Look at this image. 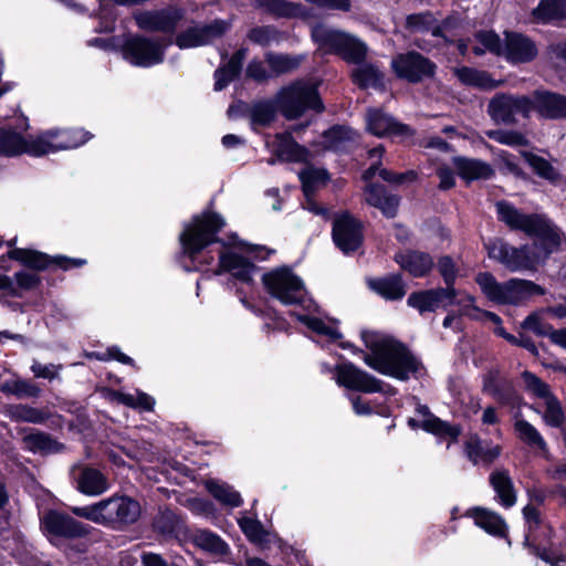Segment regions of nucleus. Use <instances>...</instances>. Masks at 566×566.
<instances>
[{
    "label": "nucleus",
    "instance_id": "nucleus-26",
    "mask_svg": "<svg viewBox=\"0 0 566 566\" xmlns=\"http://www.w3.org/2000/svg\"><path fill=\"white\" fill-rule=\"evenodd\" d=\"M364 193L368 205L378 208L388 218L396 216L399 198L388 195L382 186L370 184L366 186Z\"/></svg>",
    "mask_w": 566,
    "mask_h": 566
},
{
    "label": "nucleus",
    "instance_id": "nucleus-11",
    "mask_svg": "<svg viewBox=\"0 0 566 566\" xmlns=\"http://www.w3.org/2000/svg\"><path fill=\"white\" fill-rule=\"evenodd\" d=\"M40 527L43 534L53 542V538H82L86 537L91 527L71 515L56 511L49 510L40 518Z\"/></svg>",
    "mask_w": 566,
    "mask_h": 566
},
{
    "label": "nucleus",
    "instance_id": "nucleus-60",
    "mask_svg": "<svg viewBox=\"0 0 566 566\" xmlns=\"http://www.w3.org/2000/svg\"><path fill=\"white\" fill-rule=\"evenodd\" d=\"M14 279L17 282V285L14 286L17 287L18 291L19 289L23 291L33 290L40 284L41 281L40 276L36 273L30 271L17 272L14 274Z\"/></svg>",
    "mask_w": 566,
    "mask_h": 566
},
{
    "label": "nucleus",
    "instance_id": "nucleus-9",
    "mask_svg": "<svg viewBox=\"0 0 566 566\" xmlns=\"http://www.w3.org/2000/svg\"><path fill=\"white\" fill-rule=\"evenodd\" d=\"M313 38L322 48L339 54L347 62L360 63L367 53L366 44L357 38L323 25L314 28Z\"/></svg>",
    "mask_w": 566,
    "mask_h": 566
},
{
    "label": "nucleus",
    "instance_id": "nucleus-16",
    "mask_svg": "<svg viewBox=\"0 0 566 566\" xmlns=\"http://www.w3.org/2000/svg\"><path fill=\"white\" fill-rule=\"evenodd\" d=\"M336 381L348 389L364 392L381 391V382L366 371L358 369L353 364H344L336 367Z\"/></svg>",
    "mask_w": 566,
    "mask_h": 566
},
{
    "label": "nucleus",
    "instance_id": "nucleus-47",
    "mask_svg": "<svg viewBox=\"0 0 566 566\" xmlns=\"http://www.w3.org/2000/svg\"><path fill=\"white\" fill-rule=\"evenodd\" d=\"M545 410L543 412V420L547 426L558 428L560 427L565 421V415L563 407L558 399L553 396L548 397L544 401Z\"/></svg>",
    "mask_w": 566,
    "mask_h": 566
},
{
    "label": "nucleus",
    "instance_id": "nucleus-52",
    "mask_svg": "<svg viewBox=\"0 0 566 566\" xmlns=\"http://www.w3.org/2000/svg\"><path fill=\"white\" fill-rule=\"evenodd\" d=\"M486 136L500 144L509 146H527V138L517 130L494 129L486 132Z\"/></svg>",
    "mask_w": 566,
    "mask_h": 566
},
{
    "label": "nucleus",
    "instance_id": "nucleus-22",
    "mask_svg": "<svg viewBox=\"0 0 566 566\" xmlns=\"http://www.w3.org/2000/svg\"><path fill=\"white\" fill-rule=\"evenodd\" d=\"M368 130L378 137L384 136H401L408 137L412 135L409 126L396 122L389 115L380 109H369L367 113Z\"/></svg>",
    "mask_w": 566,
    "mask_h": 566
},
{
    "label": "nucleus",
    "instance_id": "nucleus-21",
    "mask_svg": "<svg viewBox=\"0 0 566 566\" xmlns=\"http://www.w3.org/2000/svg\"><path fill=\"white\" fill-rule=\"evenodd\" d=\"M538 50L533 40L528 36L505 32L504 56L511 63H527L537 56Z\"/></svg>",
    "mask_w": 566,
    "mask_h": 566
},
{
    "label": "nucleus",
    "instance_id": "nucleus-32",
    "mask_svg": "<svg viewBox=\"0 0 566 566\" xmlns=\"http://www.w3.org/2000/svg\"><path fill=\"white\" fill-rule=\"evenodd\" d=\"M23 443L29 451L41 454L57 453L64 449L62 443L41 431H33L24 436Z\"/></svg>",
    "mask_w": 566,
    "mask_h": 566
},
{
    "label": "nucleus",
    "instance_id": "nucleus-24",
    "mask_svg": "<svg viewBox=\"0 0 566 566\" xmlns=\"http://www.w3.org/2000/svg\"><path fill=\"white\" fill-rule=\"evenodd\" d=\"M247 113L253 125H269L275 116V107L271 102H258L252 106L243 103L232 105L228 109V115L235 118L239 114Z\"/></svg>",
    "mask_w": 566,
    "mask_h": 566
},
{
    "label": "nucleus",
    "instance_id": "nucleus-56",
    "mask_svg": "<svg viewBox=\"0 0 566 566\" xmlns=\"http://www.w3.org/2000/svg\"><path fill=\"white\" fill-rule=\"evenodd\" d=\"M522 378L524 380L526 389L531 391L533 395L537 396L538 398L544 399V401L548 399V397L554 396L551 392L548 385L542 381L534 374L530 371H524L522 374Z\"/></svg>",
    "mask_w": 566,
    "mask_h": 566
},
{
    "label": "nucleus",
    "instance_id": "nucleus-59",
    "mask_svg": "<svg viewBox=\"0 0 566 566\" xmlns=\"http://www.w3.org/2000/svg\"><path fill=\"white\" fill-rule=\"evenodd\" d=\"M438 270L444 280L446 287H453L458 270L452 259L442 256L438 262Z\"/></svg>",
    "mask_w": 566,
    "mask_h": 566
},
{
    "label": "nucleus",
    "instance_id": "nucleus-1",
    "mask_svg": "<svg viewBox=\"0 0 566 566\" xmlns=\"http://www.w3.org/2000/svg\"><path fill=\"white\" fill-rule=\"evenodd\" d=\"M496 212L499 219L511 230H518L528 237L536 238L533 244L521 248L512 247L501 240L488 245L489 256L512 272L536 270L566 240L565 233L544 214H525L504 201L496 203Z\"/></svg>",
    "mask_w": 566,
    "mask_h": 566
},
{
    "label": "nucleus",
    "instance_id": "nucleus-41",
    "mask_svg": "<svg viewBox=\"0 0 566 566\" xmlns=\"http://www.w3.org/2000/svg\"><path fill=\"white\" fill-rule=\"evenodd\" d=\"M0 391L13 395L19 399L38 397L41 389L33 382L24 379L8 380L1 384Z\"/></svg>",
    "mask_w": 566,
    "mask_h": 566
},
{
    "label": "nucleus",
    "instance_id": "nucleus-63",
    "mask_svg": "<svg viewBox=\"0 0 566 566\" xmlns=\"http://www.w3.org/2000/svg\"><path fill=\"white\" fill-rule=\"evenodd\" d=\"M307 325L312 331L326 335L329 338L336 339L340 337L339 332L335 327L327 325L319 318H310Z\"/></svg>",
    "mask_w": 566,
    "mask_h": 566
},
{
    "label": "nucleus",
    "instance_id": "nucleus-50",
    "mask_svg": "<svg viewBox=\"0 0 566 566\" xmlns=\"http://www.w3.org/2000/svg\"><path fill=\"white\" fill-rule=\"evenodd\" d=\"M265 59L269 66L275 74L287 73L295 70L301 63L300 57H293L284 54L268 53Z\"/></svg>",
    "mask_w": 566,
    "mask_h": 566
},
{
    "label": "nucleus",
    "instance_id": "nucleus-48",
    "mask_svg": "<svg viewBox=\"0 0 566 566\" xmlns=\"http://www.w3.org/2000/svg\"><path fill=\"white\" fill-rule=\"evenodd\" d=\"M421 427L426 431L432 432L437 436H448L454 440L460 434V429L458 427H453L432 415H428V417L422 421Z\"/></svg>",
    "mask_w": 566,
    "mask_h": 566
},
{
    "label": "nucleus",
    "instance_id": "nucleus-12",
    "mask_svg": "<svg viewBox=\"0 0 566 566\" xmlns=\"http://www.w3.org/2000/svg\"><path fill=\"white\" fill-rule=\"evenodd\" d=\"M394 73L410 83H419L434 76L437 65L417 51L400 53L391 60Z\"/></svg>",
    "mask_w": 566,
    "mask_h": 566
},
{
    "label": "nucleus",
    "instance_id": "nucleus-31",
    "mask_svg": "<svg viewBox=\"0 0 566 566\" xmlns=\"http://www.w3.org/2000/svg\"><path fill=\"white\" fill-rule=\"evenodd\" d=\"M464 451L468 459L474 464L480 462L490 464L500 455L501 448L500 446H486L478 436H472L465 442Z\"/></svg>",
    "mask_w": 566,
    "mask_h": 566
},
{
    "label": "nucleus",
    "instance_id": "nucleus-54",
    "mask_svg": "<svg viewBox=\"0 0 566 566\" xmlns=\"http://www.w3.org/2000/svg\"><path fill=\"white\" fill-rule=\"evenodd\" d=\"M277 151L286 160H298L302 157L303 149L292 140L290 134L279 135Z\"/></svg>",
    "mask_w": 566,
    "mask_h": 566
},
{
    "label": "nucleus",
    "instance_id": "nucleus-57",
    "mask_svg": "<svg viewBox=\"0 0 566 566\" xmlns=\"http://www.w3.org/2000/svg\"><path fill=\"white\" fill-rule=\"evenodd\" d=\"M521 327L526 331H531L537 336H547L551 338L553 326L543 322L539 313H532L522 323Z\"/></svg>",
    "mask_w": 566,
    "mask_h": 566
},
{
    "label": "nucleus",
    "instance_id": "nucleus-38",
    "mask_svg": "<svg viewBox=\"0 0 566 566\" xmlns=\"http://www.w3.org/2000/svg\"><path fill=\"white\" fill-rule=\"evenodd\" d=\"M373 289L388 300H399L406 294L405 284L399 275H391L373 282Z\"/></svg>",
    "mask_w": 566,
    "mask_h": 566
},
{
    "label": "nucleus",
    "instance_id": "nucleus-35",
    "mask_svg": "<svg viewBox=\"0 0 566 566\" xmlns=\"http://www.w3.org/2000/svg\"><path fill=\"white\" fill-rule=\"evenodd\" d=\"M192 541L197 547L212 555L226 556L230 553L229 545L219 535L207 530L197 531Z\"/></svg>",
    "mask_w": 566,
    "mask_h": 566
},
{
    "label": "nucleus",
    "instance_id": "nucleus-2",
    "mask_svg": "<svg viewBox=\"0 0 566 566\" xmlns=\"http://www.w3.org/2000/svg\"><path fill=\"white\" fill-rule=\"evenodd\" d=\"M90 138V134L83 129L51 130L32 139H25L12 129H0V155L11 157L27 153L32 156H42L78 147Z\"/></svg>",
    "mask_w": 566,
    "mask_h": 566
},
{
    "label": "nucleus",
    "instance_id": "nucleus-39",
    "mask_svg": "<svg viewBox=\"0 0 566 566\" xmlns=\"http://www.w3.org/2000/svg\"><path fill=\"white\" fill-rule=\"evenodd\" d=\"M533 15L544 22L562 19L566 15V0H542Z\"/></svg>",
    "mask_w": 566,
    "mask_h": 566
},
{
    "label": "nucleus",
    "instance_id": "nucleus-14",
    "mask_svg": "<svg viewBox=\"0 0 566 566\" xmlns=\"http://www.w3.org/2000/svg\"><path fill=\"white\" fill-rule=\"evenodd\" d=\"M457 295L458 293L454 287L431 289L411 293L408 296L407 303L422 314L451 305Z\"/></svg>",
    "mask_w": 566,
    "mask_h": 566
},
{
    "label": "nucleus",
    "instance_id": "nucleus-6",
    "mask_svg": "<svg viewBox=\"0 0 566 566\" xmlns=\"http://www.w3.org/2000/svg\"><path fill=\"white\" fill-rule=\"evenodd\" d=\"M266 292L285 305L303 303L305 286L303 281L287 266L273 269L262 276Z\"/></svg>",
    "mask_w": 566,
    "mask_h": 566
},
{
    "label": "nucleus",
    "instance_id": "nucleus-10",
    "mask_svg": "<svg viewBox=\"0 0 566 566\" xmlns=\"http://www.w3.org/2000/svg\"><path fill=\"white\" fill-rule=\"evenodd\" d=\"M531 97L524 94L496 93L488 103L486 113L497 125H514L517 115L531 117Z\"/></svg>",
    "mask_w": 566,
    "mask_h": 566
},
{
    "label": "nucleus",
    "instance_id": "nucleus-45",
    "mask_svg": "<svg viewBox=\"0 0 566 566\" xmlns=\"http://www.w3.org/2000/svg\"><path fill=\"white\" fill-rule=\"evenodd\" d=\"M300 178L305 195L310 196L317 187L325 185L328 175L324 169L310 167L300 172Z\"/></svg>",
    "mask_w": 566,
    "mask_h": 566
},
{
    "label": "nucleus",
    "instance_id": "nucleus-55",
    "mask_svg": "<svg viewBox=\"0 0 566 566\" xmlns=\"http://www.w3.org/2000/svg\"><path fill=\"white\" fill-rule=\"evenodd\" d=\"M356 133L344 126H335L325 134L326 143L329 147L338 149L347 140H354Z\"/></svg>",
    "mask_w": 566,
    "mask_h": 566
},
{
    "label": "nucleus",
    "instance_id": "nucleus-13",
    "mask_svg": "<svg viewBox=\"0 0 566 566\" xmlns=\"http://www.w3.org/2000/svg\"><path fill=\"white\" fill-rule=\"evenodd\" d=\"M230 28V23L224 20H214L203 25H195L180 33L176 39V44L180 49H189L206 45L221 38Z\"/></svg>",
    "mask_w": 566,
    "mask_h": 566
},
{
    "label": "nucleus",
    "instance_id": "nucleus-8",
    "mask_svg": "<svg viewBox=\"0 0 566 566\" xmlns=\"http://www.w3.org/2000/svg\"><path fill=\"white\" fill-rule=\"evenodd\" d=\"M224 221L220 216L205 212L192 219L180 234V242L185 253L191 258L203 248L217 241L216 234L222 229Z\"/></svg>",
    "mask_w": 566,
    "mask_h": 566
},
{
    "label": "nucleus",
    "instance_id": "nucleus-30",
    "mask_svg": "<svg viewBox=\"0 0 566 566\" xmlns=\"http://www.w3.org/2000/svg\"><path fill=\"white\" fill-rule=\"evenodd\" d=\"M179 17L166 12H144L136 15L138 27L146 31L171 32L176 29Z\"/></svg>",
    "mask_w": 566,
    "mask_h": 566
},
{
    "label": "nucleus",
    "instance_id": "nucleus-4",
    "mask_svg": "<svg viewBox=\"0 0 566 566\" xmlns=\"http://www.w3.org/2000/svg\"><path fill=\"white\" fill-rule=\"evenodd\" d=\"M371 354L366 355L365 363L379 371L401 380L416 373L417 361L407 348L392 339H381L370 345Z\"/></svg>",
    "mask_w": 566,
    "mask_h": 566
},
{
    "label": "nucleus",
    "instance_id": "nucleus-44",
    "mask_svg": "<svg viewBox=\"0 0 566 566\" xmlns=\"http://www.w3.org/2000/svg\"><path fill=\"white\" fill-rule=\"evenodd\" d=\"M515 431L518 438L531 446H536L539 449L544 450L546 448V443L537 429L527 422L526 420L520 419L514 423Z\"/></svg>",
    "mask_w": 566,
    "mask_h": 566
},
{
    "label": "nucleus",
    "instance_id": "nucleus-7",
    "mask_svg": "<svg viewBox=\"0 0 566 566\" xmlns=\"http://www.w3.org/2000/svg\"><path fill=\"white\" fill-rule=\"evenodd\" d=\"M277 107L287 119L302 116L307 109L323 111L316 87L308 83H295L283 88L277 96Z\"/></svg>",
    "mask_w": 566,
    "mask_h": 566
},
{
    "label": "nucleus",
    "instance_id": "nucleus-53",
    "mask_svg": "<svg viewBox=\"0 0 566 566\" xmlns=\"http://www.w3.org/2000/svg\"><path fill=\"white\" fill-rule=\"evenodd\" d=\"M266 10L277 18H292L302 13L300 4L283 0H269L266 3Z\"/></svg>",
    "mask_w": 566,
    "mask_h": 566
},
{
    "label": "nucleus",
    "instance_id": "nucleus-15",
    "mask_svg": "<svg viewBox=\"0 0 566 566\" xmlns=\"http://www.w3.org/2000/svg\"><path fill=\"white\" fill-rule=\"evenodd\" d=\"M531 113L545 119L558 120L566 118V96L545 90H536L531 95Z\"/></svg>",
    "mask_w": 566,
    "mask_h": 566
},
{
    "label": "nucleus",
    "instance_id": "nucleus-29",
    "mask_svg": "<svg viewBox=\"0 0 566 566\" xmlns=\"http://www.w3.org/2000/svg\"><path fill=\"white\" fill-rule=\"evenodd\" d=\"M406 29L411 33H431L436 38H442L444 41H448L443 28L429 11L408 15Z\"/></svg>",
    "mask_w": 566,
    "mask_h": 566
},
{
    "label": "nucleus",
    "instance_id": "nucleus-58",
    "mask_svg": "<svg viewBox=\"0 0 566 566\" xmlns=\"http://www.w3.org/2000/svg\"><path fill=\"white\" fill-rule=\"evenodd\" d=\"M475 38L486 51L504 56V45L494 32H479Z\"/></svg>",
    "mask_w": 566,
    "mask_h": 566
},
{
    "label": "nucleus",
    "instance_id": "nucleus-61",
    "mask_svg": "<svg viewBox=\"0 0 566 566\" xmlns=\"http://www.w3.org/2000/svg\"><path fill=\"white\" fill-rule=\"evenodd\" d=\"M452 304L459 305L460 315H464L471 318H478V314L481 313L480 310L474 304V297L471 295H463L459 300H457L455 296L454 302Z\"/></svg>",
    "mask_w": 566,
    "mask_h": 566
},
{
    "label": "nucleus",
    "instance_id": "nucleus-49",
    "mask_svg": "<svg viewBox=\"0 0 566 566\" xmlns=\"http://www.w3.org/2000/svg\"><path fill=\"white\" fill-rule=\"evenodd\" d=\"M238 523L244 535L251 542L261 544L266 541L269 534L260 521L250 517H241Z\"/></svg>",
    "mask_w": 566,
    "mask_h": 566
},
{
    "label": "nucleus",
    "instance_id": "nucleus-19",
    "mask_svg": "<svg viewBox=\"0 0 566 566\" xmlns=\"http://www.w3.org/2000/svg\"><path fill=\"white\" fill-rule=\"evenodd\" d=\"M333 238L342 251H354L361 243V226L350 214L344 213L334 221Z\"/></svg>",
    "mask_w": 566,
    "mask_h": 566
},
{
    "label": "nucleus",
    "instance_id": "nucleus-46",
    "mask_svg": "<svg viewBox=\"0 0 566 566\" xmlns=\"http://www.w3.org/2000/svg\"><path fill=\"white\" fill-rule=\"evenodd\" d=\"M523 157L539 177L549 181H556L558 179L559 176L557 171L543 157L532 153H523Z\"/></svg>",
    "mask_w": 566,
    "mask_h": 566
},
{
    "label": "nucleus",
    "instance_id": "nucleus-42",
    "mask_svg": "<svg viewBox=\"0 0 566 566\" xmlns=\"http://www.w3.org/2000/svg\"><path fill=\"white\" fill-rule=\"evenodd\" d=\"M382 73L374 65H363L353 72V80L360 87H376L381 85Z\"/></svg>",
    "mask_w": 566,
    "mask_h": 566
},
{
    "label": "nucleus",
    "instance_id": "nucleus-28",
    "mask_svg": "<svg viewBox=\"0 0 566 566\" xmlns=\"http://www.w3.org/2000/svg\"><path fill=\"white\" fill-rule=\"evenodd\" d=\"M396 261L403 270L408 271L416 277L424 276L433 266L432 258L429 254L419 251L399 253L396 255Z\"/></svg>",
    "mask_w": 566,
    "mask_h": 566
},
{
    "label": "nucleus",
    "instance_id": "nucleus-34",
    "mask_svg": "<svg viewBox=\"0 0 566 566\" xmlns=\"http://www.w3.org/2000/svg\"><path fill=\"white\" fill-rule=\"evenodd\" d=\"M247 49H240L232 55L230 61L224 66L216 71V91L223 90L230 82H232L237 77L242 67V62L247 56Z\"/></svg>",
    "mask_w": 566,
    "mask_h": 566
},
{
    "label": "nucleus",
    "instance_id": "nucleus-17",
    "mask_svg": "<svg viewBox=\"0 0 566 566\" xmlns=\"http://www.w3.org/2000/svg\"><path fill=\"white\" fill-rule=\"evenodd\" d=\"M8 258L19 261L36 271L45 270L51 263H54L64 270L84 264L83 260L67 259L63 256L50 259L44 253L28 249H13L8 252Z\"/></svg>",
    "mask_w": 566,
    "mask_h": 566
},
{
    "label": "nucleus",
    "instance_id": "nucleus-33",
    "mask_svg": "<svg viewBox=\"0 0 566 566\" xmlns=\"http://www.w3.org/2000/svg\"><path fill=\"white\" fill-rule=\"evenodd\" d=\"M458 175L468 180L488 179L492 176V168L480 160L457 157L453 159Z\"/></svg>",
    "mask_w": 566,
    "mask_h": 566
},
{
    "label": "nucleus",
    "instance_id": "nucleus-43",
    "mask_svg": "<svg viewBox=\"0 0 566 566\" xmlns=\"http://www.w3.org/2000/svg\"><path fill=\"white\" fill-rule=\"evenodd\" d=\"M11 419L31 423H42L48 416L44 411L25 405L11 406L8 410Z\"/></svg>",
    "mask_w": 566,
    "mask_h": 566
},
{
    "label": "nucleus",
    "instance_id": "nucleus-5",
    "mask_svg": "<svg viewBox=\"0 0 566 566\" xmlns=\"http://www.w3.org/2000/svg\"><path fill=\"white\" fill-rule=\"evenodd\" d=\"M475 282L491 302L501 305H516L534 294H544V290L531 281L511 279L499 283L489 272L479 273Z\"/></svg>",
    "mask_w": 566,
    "mask_h": 566
},
{
    "label": "nucleus",
    "instance_id": "nucleus-23",
    "mask_svg": "<svg viewBox=\"0 0 566 566\" xmlns=\"http://www.w3.org/2000/svg\"><path fill=\"white\" fill-rule=\"evenodd\" d=\"M219 270L216 272H229L242 282H250L255 271V265L244 256L235 252H224L219 256Z\"/></svg>",
    "mask_w": 566,
    "mask_h": 566
},
{
    "label": "nucleus",
    "instance_id": "nucleus-27",
    "mask_svg": "<svg viewBox=\"0 0 566 566\" xmlns=\"http://www.w3.org/2000/svg\"><path fill=\"white\" fill-rule=\"evenodd\" d=\"M490 484L496 493L501 505L511 507L516 503V491L507 470H494L490 475Z\"/></svg>",
    "mask_w": 566,
    "mask_h": 566
},
{
    "label": "nucleus",
    "instance_id": "nucleus-37",
    "mask_svg": "<svg viewBox=\"0 0 566 566\" xmlns=\"http://www.w3.org/2000/svg\"><path fill=\"white\" fill-rule=\"evenodd\" d=\"M471 515L475 524L488 533L499 536L504 535L506 525L499 514L485 509H474Z\"/></svg>",
    "mask_w": 566,
    "mask_h": 566
},
{
    "label": "nucleus",
    "instance_id": "nucleus-25",
    "mask_svg": "<svg viewBox=\"0 0 566 566\" xmlns=\"http://www.w3.org/2000/svg\"><path fill=\"white\" fill-rule=\"evenodd\" d=\"M453 74L462 84L483 91H492L504 84V81L493 78L486 71L468 66L455 67Z\"/></svg>",
    "mask_w": 566,
    "mask_h": 566
},
{
    "label": "nucleus",
    "instance_id": "nucleus-18",
    "mask_svg": "<svg viewBox=\"0 0 566 566\" xmlns=\"http://www.w3.org/2000/svg\"><path fill=\"white\" fill-rule=\"evenodd\" d=\"M126 59L138 66H150L160 63L164 57L163 48L148 39H130L125 46Z\"/></svg>",
    "mask_w": 566,
    "mask_h": 566
},
{
    "label": "nucleus",
    "instance_id": "nucleus-51",
    "mask_svg": "<svg viewBox=\"0 0 566 566\" xmlns=\"http://www.w3.org/2000/svg\"><path fill=\"white\" fill-rule=\"evenodd\" d=\"M281 33L271 25L256 27L249 31L248 39L259 45L266 46L274 42H279Z\"/></svg>",
    "mask_w": 566,
    "mask_h": 566
},
{
    "label": "nucleus",
    "instance_id": "nucleus-20",
    "mask_svg": "<svg viewBox=\"0 0 566 566\" xmlns=\"http://www.w3.org/2000/svg\"><path fill=\"white\" fill-rule=\"evenodd\" d=\"M71 476L76 490L85 495H99L109 488L106 476L91 467L75 465L71 470Z\"/></svg>",
    "mask_w": 566,
    "mask_h": 566
},
{
    "label": "nucleus",
    "instance_id": "nucleus-64",
    "mask_svg": "<svg viewBox=\"0 0 566 566\" xmlns=\"http://www.w3.org/2000/svg\"><path fill=\"white\" fill-rule=\"evenodd\" d=\"M437 175L440 179L439 188L442 190H448L452 188L455 184L454 176L452 170L449 167L442 166L437 170Z\"/></svg>",
    "mask_w": 566,
    "mask_h": 566
},
{
    "label": "nucleus",
    "instance_id": "nucleus-36",
    "mask_svg": "<svg viewBox=\"0 0 566 566\" xmlns=\"http://www.w3.org/2000/svg\"><path fill=\"white\" fill-rule=\"evenodd\" d=\"M109 399L112 401L122 403L126 407L138 409L142 411H151L155 405V400L153 397L139 390H136L135 394L111 391Z\"/></svg>",
    "mask_w": 566,
    "mask_h": 566
},
{
    "label": "nucleus",
    "instance_id": "nucleus-40",
    "mask_svg": "<svg viewBox=\"0 0 566 566\" xmlns=\"http://www.w3.org/2000/svg\"><path fill=\"white\" fill-rule=\"evenodd\" d=\"M206 488L209 493L219 502L232 507L240 506L242 503L241 496L230 485L219 483L214 480H208Z\"/></svg>",
    "mask_w": 566,
    "mask_h": 566
},
{
    "label": "nucleus",
    "instance_id": "nucleus-62",
    "mask_svg": "<svg viewBox=\"0 0 566 566\" xmlns=\"http://www.w3.org/2000/svg\"><path fill=\"white\" fill-rule=\"evenodd\" d=\"M379 176L381 179H384L387 182L395 184V185H401L407 181H412L416 179V174L413 171H407L401 174H396L394 171H390L388 169L381 168L379 170Z\"/></svg>",
    "mask_w": 566,
    "mask_h": 566
},
{
    "label": "nucleus",
    "instance_id": "nucleus-3",
    "mask_svg": "<svg viewBox=\"0 0 566 566\" xmlns=\"http://www.w3.org/2000/svg\"><path fill=\"white\" fill-rule=\"evenodd\" d=\"M71 512L99 525L132 524L140 515V505L126 495H113L86 506H72Z\"/></svg>",
    "mask_w": 566,
    "mask_h": 566
}]
</instances>
